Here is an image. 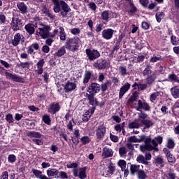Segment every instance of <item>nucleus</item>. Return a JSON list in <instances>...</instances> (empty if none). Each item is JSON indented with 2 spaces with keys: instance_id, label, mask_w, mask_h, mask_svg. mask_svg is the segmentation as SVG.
Returning <instances> with one entry per match:
<instances>
[{
  "instance_id": "nucleus-1",
  "label": "nucleus",
  "mask_w": 179,
  "mask_h": 179,
  "mask_svg": "<svg viewBox=\"0 0 179 179\" xmlns=\"http://www.w3.org/2000/svg\"><path fill=\"white\" fill-rule=\"evenodd\" d=\"M148 114L145 112H141L138 113V120L130 122L128 125V127L130 129H138L141 127H144L143 128V132H148L150 128H152L155 125V122L152 119H148Z\"/></svg>"
},
{
  "instance_id": "nucleus-2",
  "label": "nucleus",
  "mask_w": 179,
  "mask_h": 179,
  "mask_svg": "<svg viewBox=\"0 0 179 179\" xmlns=\"http://www.w3.org/2000/svg\"><path fill=\"white\" fill-rule=\"evenodd\" d=\"M53 3V10L55 13H59L63 17H66V15L71 12V8L64 1L51 0Z\"/></svg>"
},
{
  "instance_id": "nucleus-3",
  "label": "nucleus",
  "mask_w": 179,
  "mask_h": 179,
  "mask_svg": "<svg viewBox=\"0 0 179 179\" xmlns=\"http://www.w3.org/2000/svg\"><path fill=\"white\" fill-rule=\"evenodd\" d=\"M79 43H80V39L79 38H72L69 39L65 44V48L72 52L78 51L79 50Z\"/></svg>"
},
{
  "instance_id": "nucleus-4",
  "label": "nucleus",
  "mask_w": 179,
  "mask_h": 179,
  "mask_svg": "<svg viewBox=\"0 0 179 179\" xmlns=\"http://www.w3.org/2000/svg\"><path fill=\"white\" fill-rule=\"evenodd\" d=\"M39 26L40 27H38V25L35 26V27H38L36 33L41 36V38H48L50 36V30H51V27L48 25L44 24H39Z\"/></svg>"
},
{
  "instance_id": "nucleus-5",
  "label": "nucleus",
  "mask_w": 179,
  "mask_h": 179,
  "mask_svg": "<svg viewBox=\"0 0 179 179\" xmlns=\"http://www.w3.org/2000/svg\"><path fill=\"white\" fill-rule=\"evenodd\" d=\"M157 146V143L155 140L152 141L150 137H148L145 141V146L141 145L140 149L141 152H145V149H147V150H153Z\"/></svg>"
},
{
  "instance_id": "nucleus-6",
  "label": "nucleus",
  "mask_w": 179,
  "mask_h": 179,
  "mask_svg": "<svg viewBox=\"0 0 179 179\" xmlns=\"http://www.w3.org/2000/svg\"><path fill=\"white\" fill-rule=\"evenodd\" d=\"M85 54L87 55V57L90 61H94L100 58V52H99L97 50L86 49Z\"/></svg>"
},
{
  "instance_id": "nucleus-7",
  "label": "nucleus",
  "mask_w": 179,
  "mask_h": 179,
  "mask_svg": "<svg viewBox=\"0 0 179 179\" xmlns=\"http://www.w3.org/2000/svg\"><path fill=\"white\" fill-rule=\"evenodd\" d=\"M94 68L95 69H98L99 71H103L108 66V63L107 62V60L104 59H99L96 60L95 62L93 64Z\"/></svg>"
},
{
  "instance_id": "nucleus-8",
  "label": "nucleus",
  "mask_w": 179,
  "mask_h": 179,
  "mask_svg": "<svg viewBox=\"0 0 179 179\" xmlns=\"http://www.w3.org/2000/svg\"><path fill=\"white\" fill-rule=\"evenodd\" d=\"M10 26L14 31H17V30H20V29H22V20L19 19V17H17L13 16L12 17Z\"/></svg>"
},
{
  "instance_id": "nucleus-9",
  "label": "nucleus",
  "mask_w": 179,
  "mask_h": 179,
  "mask_svg": "<svg viewBox=\"0 0 179 179\" xmlns=\"http://www.w3.org/2000/svg\"><path fill=\"white\" fill-rule=\"evenodd\" d=\"M73 174L74 177H79L80 179H85L87 177L86 175V168L74 169Z\"/></svg>"
},
{
  "instance_id": "nucleus-10",
  "label": "nucleus",
  "mask_w": 179,
  "mask_h": 179,
  "mask_svg": "<svg viewBox=\"0 0 179 179\" xmlns=\"http://www.w3.org/2000/svg\"><path fill=\"white\" fill-rule=\"evenodd\" d=\"M5 75L7 79H10V80H13V82H17L19 83H23V78L16 75L13 74L12 73L8 72L6 71L5 72Z\"/></svg>"
},
{
  "instance_id": "nucleus-11",
  "label": "nucleus",
  "mask_w": 179,
  "mask_h": 179,
  "mask_svg": "<svg viewBox=\"0 0 179 179\" xmlns=\"http://www.w3.org/2000/svg\"><path fill=\"white\" fill-rule=\"evenodd\" d=\"M20 41L24 43V36L20 34V33H17L14 35V39L11 41V44L14 45V47H17V45L20 44Z\"/></svg>"
},
{
  "instance_id": "nucleus-12",
  "label": "nucleus",
  "mask_w": 179,
  "mask_h": 179,
  "mask_svg": "<svg viewBox=\"0 0 179 179\" xmlns=\"http://www.w3.org/2000/svg\"><path fill=\"white\" fill-rule=\"evenodd\" d=\"M106 127L103 125L99 126L96 130V138L99 141H103L106 135Z\"/></svg>"
},
{
  "instance_id": "nucleus-13",
  "label": "nucleus",
  "mask_w": 179,
  "mask_h": 179,
  "mask_svg": "<svg viewBox=\"0 0 179 179\" xmlns=\"http://www.w3.org/2000/svg\"><path fill=\"white\" fill-rule=\"evenodd\" d=\"M137 111L144 110V111H150V106L146 102H143L141 100L138 101V105L136 107Z\"/></svg>"
},
{
  "instance_id": "nucleus-14",
  "label": "nucleus",
  "mask_w": 179,
  "mask_h": 179,
  "mask_svg": "<svg viewBox=\"0 0 179 179\" xmlns=\"http://www.w3.org/2000/svg\"><path fill=\"white\" fill-rule=\"evenodd\" d=\"M60 109H61V106H59V103H52L49 106L48 111L50 114H55L56 113H58V111Z\"/></svg>"
},
{
  "instance_id": "nucleus-15",
  "label": "nucleus",
  "mask_w": 179,
  "mask_h": 179,
  "mask_svg": "<svg viewBox=\"0 0 179 179\" xmlns=\"http://www.w3.org/2000/svg\"><path fill=\"white\" fill-rule=\"evenodd\" d=\"M101 34L103 38L105 40H111V38H113V34H114V30L112 29H104Z\"/></svg>"
},
{
  "instance_id": "nucleus-16",
  "label": "nucleus",
  "mask_w": 179,
  "mask_h": 179,
  "mask_svg": "<svg viewBox=\"0 0 179 179\" xmlns=\"http://www.w3.org/2000/svg\"><path fill=\"white\" fill-rule=\"evenodd\" d=\"M94 108H92L91 109L86 110L83 115V121H84L85 122H87V121L90 120L92 115H93V114L94 113Z\"/></svg>"
},
{
  "instance_id": "nucleus-17",
  "label": "nucleus",
  "mask_w": 179,
  "mask_h": 179,
  "mask_svg": "<svg viewBox=\"0 0 179 179\" xmlns=\"http://www.w3.org/2000/svg\"><path fill=\"white\" fill-rule=\"evenodd\" d=\"M100 92V85L97 83H92L89 87L88 92L91 94H95V93H99Z\"/></svg>"
},
{
  "instance_id": "nucleus-18",
  "label": "nucleus",
  "mask_w": 179,
  "mask_h": 179,
  "mask_svg": "<svg viewBox=\"0 0 179 179\" xmlns=\"http://www.w3.org/2000/svg\"><path fill=\"white\" fill-rule=\"evenodd\" d=\"M129 89H131V84H129V83H127L122 87H121L119 93V98L122 99L124 94H125V93H127V92H128Z\"/></svg>"
},
{
  "instance_id": "nucleus-19",
  "label": "nucleus",
  "mask_w": 179,
  "mask_h": 179,
  "mask_svg": "<svg viewBox=\"0 0 179 179\" xmlns=\"http://www.w3.org/2000/svg\"><path fill=\"white\" fill-rule=\"evenodd\" d=\"M113 155H114V152H113V150L104 147L102 150V157L103 159H107V157H113Z\"/></svg>"
},
{
  "instance_id": "nucleus-20",
  "label": "nucleus",
  "mask_w": 179,
  "mask_h": 179,
  "mask_svg": "<svg viewBox=\"0 0 179 179\" xmlns=\"http://www.w3.org/2000/svg\"><path fill=\"white\" fill-rule=\"evenodd\" d=\"M48 177L51 178H57L58 177L59 171L57 169L50 168L46 171Z\"/></svg>"
},
{
  "instance_id": "nucleus-21",
  "label": "nucleus",
  "mask_w": 179,
  "mask_h": 179,
  "mask_svg": "<svg viewBox=\"0 0 179 179\" xmlns=\"http://www.w3.org/2000/svg\"><path fill=\"white\" fill-rule=\"evenodd\" d=\"M164 153H165L167 157V160L169 163H174V162H176L174 157L173 155H171L170 150L168 148H164Z\"/></svg>"
},
{
  "instance_id": "nucleus-22",
  "label": "nucleus",
  "mask_w": 179,
  "mask_h": 179,
  "mask_svg": "<svg viewBox=\"0 0 179 179\" xmlns=\"http://www.w3.org/2000/svg\"><path fill=\"white\" fill-rule=\"evenodd\" d=\"M44 59H40L36 64V73H38V75H41L43 73V66H44Z\"/></svg>"
},
{
  "instance_id": "nucleus-23",
  "label": "nucleus",
  "mask_w": 179,
  "mask_h": 179,
  "mask_svg": "<svg viewBox=\"0 0 179 179\" xmlns=\"http://www.w3.org/2000/svg\"><path fill=\"white\" fill-rule=\"evenodd\" d=\"M64 89L66 92H72V90H75L76 89V85L75 83L69 81L64 86Z\"/></svg>"
},
{
  "instance_id": "nucleus-24",
  "label": "nucleus",
  "mask_w": 179,
  "mask_h": 179,
  "mask_svg": "<svg viewBox=\"0 0 179 179\" xmlns=\"http://www.w3.org/2000/svg\"><path fill=\"white\" fill-rule=\"evenodd\" d=\"M38 48H40L38 43H34L27 48V52L31 55L34 52V50H37Z\"/></svg>"
},
{
  "instance_id": "nucleus-25",
  "label": "nucleus",
  "mask_w": 179,
  "mask_h": 179,
  "mask_svg": "<svg viewBox=\"0 0 179 179\" xmlns=\"http://www.w3.org/2000/svg\"><path fill=\"white\" fill-rule=\"evenodd\" d=\"M32 173L36 177V178L39 179H47V176L44 174H43V172H41L39 170L37 169H32Z\"/></svg>"
},
{
  "instance_id": "nucleus-26",
  "label": "nucleus",
  "mask_w": 179,
  "mask_h": 179,
  "mask_svg": "<svg viewBox=\"0 0 179 179\" xmlns=\"http://www.w3.org/2000/svg\"><path fill=\"white\" fill-rule=\"evenodd\" d=\"M27 136H29V138H36L37 139H40L43 135L40 134V132L32 131H28L27 133Z\"/></svg>"
},
{
  "instance_id": "nucleus-27",
  "label": "nucleus",
  "mask_w": 179,
  "mask_h": 179,
  "mask_svg": "<svg viewBox=\"0 0 179 179\" xmlns=\"http://www.w3.org/2000/svg\"><path fill=\"white\" fill-rule=\"evenodd\" d=\"M17 8H18L21 13H27V6L24 3L21 2L17 4Z\"/></svg>"
},
{
  "instance_id": "nucleus-28",
  "label": "nucleus",
  "mask_w": 179,
  "mask_h": 179,
  "mask_svg": "<svg viewBox=\"0 0 179 179\" xmlns=\"http://www.w3.org/2000/svg\"><path fill=\"white\" fill-rule=\"evenodd\" d=\"M160 92L158 91L152 93L150 96V101H151V103H155V101H157L160 96Z\"/></svg>"
},
{
  "instance_id": "nucleus-29",
  "label": "nucleus",
  "mask_w": 179,
  "mask_h": 179,
  "mask_svg": "<svg viewBox=\"0 0 179 179\" xmlns=\"http://www.w3.org/2000/svg\"><path fill=\"white\" fill-rule=\"evenodd\" d=\"M141 166L139 165H135V164H132L130 166V173L131 174V176H135V173H137V174L139 173V171H141L140 169Z\"/></svg>"
},
{
  "instance_id": "nucleus-30",
  "label": "nucleus",
  "mask_w": 179,
  "mask_h": 179,
  "mask_svg": "<svg viewBox=\"0 0 179 179\" xmlns=\"http://www.w3.org/2000/svg\"><path fill=\"white\" fill-rule=\"evenodd\" d=\"M24 29L26 31H27L30 35L34 34V31H36V29H34V25L32 24H27V25H25Z\"/></svg>"
},
{
  "instance_id": "nucleus-31",
  "label": "nucleus",
  "mask_w": 179,
  "mask_h": 179,
  "mask_svg": "<svg viewBox=\"0 0 179 179\" xmlns=\"http://www.w3.org/2000/svg\"><path fill=\"white\" fill-rule=\"evenodd\" d=\"M171 92L174 99H179V87H172Z\"/></svg>"
},
{
  "instance_id": "nucleus-32",
  "label": "nucleus",
  "mask_w": 179,
  "mask_h": 179,
  "mask_svg": "<svg viewBox=\"0 0 179 179\" xmlns=\"http://www.w3.org/2000/svg\"><path fill=\"white\" fill-rule=\"evenodd\" d=\"M59 38L62 41L66 40V34L65 33V29L63 27H59Z\"/></svg>"
},
{
  "instance_id": "nucleus-33",
  "label": "nucleus",
  "mask_w": 179,
  "mask_h": 179,
  "mask_svg": "<svg viewBox=\"0 0 179 179\" xmlns=\"http://www.w3.org/2000/svg\"><path fill=\"white\" fill-rule=\"evenodd\" d=\"M101 17L105 22H108V19H110V11L109 10H104L101 14Z\"/></svg>"
},
{
  "instance_id": "nucleus-34",
  "label": "nucleus",
  "mask_w": 179,
  "mask_h": 179,
  "mask_svg": "<svg viewBox=\"0 0 179 179\" xmlns=\"http://www.w3.org/2000/svg\"><path fill=\"white\" fill-rule=\"evenodd\" d=\"M65 46L62 47L57 52H55V55L56 57H62V55H65L66 54V50H65Z\"/></svg>"
},
{
  "instance_id": "nucleus-35",
  "label": "nucleus",
  "mask_w": 179,
  "mask_h": 179,
  "mask_svg": "<svg viewBox=\"0 0 179 179\" xmlns=\"http://www.w3.org/2000/svg\"><path fill=\"white\" fill-rule=\"evenodd\" d=\"M142 141V138H136V136H131L128 138V142H129L130 143H141Z\"/></svg>"
},
{
  "instance_id": "nucleus-36",
  "label": "nucleus",
  "mask_w": 179,
  "mask_h": 179,
  "mask_svg": "<svg viewBox=\"0 0 179 179\" xmlns=\"http://www.w3.org/2000/svg\"><path fill=\"white\" fill-rule=\"evenodd\" d=\"M90 78H92V73L90 71H85L84 75L83 83H88L89 80H90Z\"/></svg>"
},
{
  "instance_id": "nucleus-37",
  "label": "nucleus",
  "mask_w": 179,
  "mask_h": 179,
  "mask_svg": "<svg viewBox=\"0 0 179 179\" xmlns=\"http://www.w3.org/2000/svg\"><path fill=\"white\" fill-rule=\"evenodd\" d=\"M87 99L91 106H97V101L94 99L93 94H91V95H88Z\"/></svg>"
},
{
  "instance_id": "nucleus-38",
  "label": "nucleus",
  "mask_w": 179,
  "mask_h": 179,
  "mask_svg": "<svg viewBox=\"0 0 179 179\" xmlns=\"http://www.w3.org/2000/svg\"><path fill=\"white\" fill-rule=\"evenodd\" d=\"M156 80V73H153L150 76L147 78L148 85H152Z\"/></svg>"
},
{
  "instance_id": "nucleus-39",
  "label": "nucleus",
  "mask_w": 179,
  "mask_h": 179,
  "mask_svg": "<svg viewBox=\"0 0 179 179\" xmlns=\"http://www.w3.org/2000/svg\"><path fill=\"white\" fill-rule=\"evenodd\" d=\"M117 164L119 167H120V169H122V171H125V169H127V162H125V160H119Z\"/></svg>"
},
{
  "instance_id": "nucleus-40",
  "label": "nucleus",
  "mask_w": 179,
  "mask_h": 179,
  "mask_svg": "<svg viewBox=\"0 0 179 179\" xmlns=\"http://www.w3.org/2000/svg\"><path fill=\"white\" fill-rule=\"evenodd\" d=\"M168 79L169 82H176L177 83H179L178 77H177L176 74H169L168 76Z\"/></svg>"
},
{
  "instance_id": "nucleus-41",
  "label": "nucleus",
  "mask_w": 179,
  "mask_h": 179,
  "mask_svg": "<svg viewBox=\"0 0 179 179\" xmlns=\"http://www.w3.org/2000/svg\"><path fill=\"white\" fill-rule=\"evenodd\" d=\"M155 17H156L157 22H158V23H160L162 22V20L164 19V13L163 12L157 13Z\"/></svg>"
},
{
  "instance_id": "nucleus-42",
  "label": "nucleus",
  "mask_w": 179,
  "mask_h": 179,
  "mask_svg": "<svg viewBox=\"0 0 179 179\" xmlns=\"http://www.w3.org/2000/svg\"><path fill=\"white\" fill-rule=\"evenodd\" d=\"M130 9L129 10V13L134 14L138 10V8H136V6H135V4H134V1H130L129 3Z\"/></svg>"
},
{
  "instance_id": "nucleus-43",
  "label": "nucleus",
  "mask_w": 179,
  "mask_h": 179,
  "mask_svg": "<svg viewBox=\"0 0 179 179\" xmlns=\"http://www.w3.org/2000/svg\"><path fill=\"white\" fill-rule=\"evenodd\" d=\"M114 171H115V166L113 164H110L108 166V169H106V173H108V174H110L111 176L114 174Z\"/></svg>"
},
{
  "instance_id": "nucleus-44",
  "label": "nucleus",
  "mask_w": 179,
  "mask_h": 179,
  "mask_svg": "<svg viewBox=\"0 0 179 179\" xmlns=\"http://www.w3.org/2000/svg\"><path fill=\"white\" fill-rule=\"evenodd\" d=\"M171 42L173 45H178L179 44V39L177 36L172 35L171 37Z\"/></svg>"
},
{
  "instance_id": "nucleus-45",
  "label": "nucleus",
  "mask_w": 179,
  "mask_h": 179,
  "mask_svg": "<svg viewBox=\"0 0 179 179\" xmlns=\"http://www.w3.org/2000/svg\"><path fill=\"white\" fill-rule=\"evenodd\" d=\"M6 121L8 122V124H13L15 120L13 119V115L10 113H8L6 115Z\"/></svg>"
},
{
  "instance_id": "nucleus-46",
  "label": "nucleus",
  "mask_w": 179,
  "mask_h": 179,
  "mask_svg": "<svg viewBox=\"0 0 179 179\" xmlns=\"http://www.w3.org/2000/svg\"><path fill=\"white\" fill-rule=\"evenodd\" d=\"M174 145V140H173L172 138L167 139L166 146L169 148V149H173Z\"/></svg>"
},
{
  "instance_id": "nucleus-47",
  "label": "nucleus",
  "mask_w": 179,
  "mask_h": 179,
  "mask_svg": "<svg viewBox=\"0 0 179 179\" xmlns=\"http://www.w3.org/2000/svg\"><path fill=\"white\" fill-rule=\"evenodd\" d=\"M127 148L125 147H121L119 148V154L121 156V157H124V156L127 155Z\"/></svg>"
},
{
  "instance_id": "nucleus-48",
  "label": "nucleus",
  "mask_w": 179,
  "mask_h": 179,
  "mask_svg": "<svg viewBox=\"0 0 179 179\" xmlns=\"http://www.w3.org/2000/svg\"><path fill=\"white\" fill-rule=\"evenodd\" d=\"M43 121L45 122V124H47V125H51V119L48 115H45L43 116Z\"/></svg>"
},
{
  "instance_id": "nucleus-49",
  "label": "nucleus",
  "mask_w": 179,
  "mask_h": 179,
  "mask_svg": "<svg viewBox=\"0 0 179 179\" xmlns=\"http://www.w3.org/2000/svg\"><path fill=\"white\" fill-rule=\"evenodd\" d=\"M156 163H157V166H159V167H164V162L163 161V158H162L161 157H158L156 159Z\"/></svg>"
},
{
  "instance_id": "nucleus-50",
  "label": "nucleus",
  "mask_w": 179,
  "mask_h": 179,
  "mask_svg": "<svg viewBox=\"0 0 179 179\" xmlns=\"http://www.w3.org/2000/svg\"><path fill=\"white\" fill-rule=\"evenodd\" d=\"M111 85V81L108 80L105 83L101 85V90L102 92H106L108 89V86Z\"/></svg>"
},
{
  "instance_id": "nucleus-51",
  "label": "nucleus",
  "mask_w": 179,
  "mask_h": 179,
  "mask_svg": "<svg viewBox=\"0 0 179 179\" xmlns=\"http://www.w3.org/2000/svg\"><path fill=\"white\" fill-rule=\"evenodd\" d=\"M80 141L82 142L83 145H87V143H90V138L89 136H85L80 138Z\"/></svg>"
},
{
  "instance_id": "nucleus-52",
  "label": "nucleus",
  "mask_w": 179,
  "mask_h": 179,
  "mask_svg": "<svg viewBox=\"0 0 179 179\" xmlns=\"http://www.w3.org/2000/svg\"><path fill=\"white\" fill-rule=\"evenodd\" d=\"M161 60H162V57L154 55L150 57V62L155 64V62H157Z\"/></svg>"
},
{
  "instance_id": "nucleus-53",
  "label": "nucleus",
  "mask_w": 179,
  "mask_h": 179,
  "mask_svg": "<svg viewBox=\"0 0 179 179\" xmlns=\"http://www.w3.org/2000/svg\"><path fill=\"white\" fill-rule=\"evenodd\" d=\"M137 176L139 179H145V178H147V177H148L146 176V173H145V171H143L142 170H140L138 171V173H137Z\"/></svg>"
},
{
  "instance_id": "nucleus-54",
  "label": "nucleus",
  "mask_w": 179,
  "mask_h": 179,
  "mask_svg": "<svg viewBox=\"0 0 179 179\" xmlns=\"http://www.w3.org/2000/svg\"><path fill=\"white\" fill-rule=\"evenodd\" d=\"M150 73H152V70L150 69V66H147V67L144 69L143 72V76H148V75H150Z\"/></svg>"
},
{
  "instance_id": "nucleus-55",
  "label": "nucleus",
  "mask_w": 179,
  "mask_h": 179,
  "mask_svg": "<svg viewBox=\"0 0 179 179\" xmlns=\"http://www.w3.org/2000/svg\"><path fill=\"white\" fill-rule=\"evenodd\" d=\"M119 72L122 76H125V75H127V68L124 66H120L119 68Z\"/></svg>"
},
{
  "instance_id": "nucleus-56",
  "label": "nucleus",
  "mask_w": 179,
  "mask_h": 179,
  "mask_svg": "<svg viewBox=\"0 0 179 179\" xmlns=\"http://www.w3.org/2000/svg\"><path fill=\"white\" fill-rule=\"evenodd\" d=\"M8 160L10 163H15L16 162V156H15V155H10L8 157Z\"/></svg>"
},
{
  "instance_id": "nucleus-57",
  "label": "nucleus",
  "mask_w": 179,
  "mask_h": 179,
  "mask_svg": "<svg viewBox=\"0 0 179 179\" xmlns=\"http://www.w3.org/2000/svg\"><path fill=\"white\" fill-rule=\"evenodd\" d=\"M71 34L76 36L80 33V29L79 28H73L71 29Z\"/></svg>"
},
{
  "instance_id": "nucleus-58",
  "label": "nucleus",
  "mask_w": 179,
  "mask_h": 179,
  "mask_svg": "<svg viewBox=\"0 0 179 179\" xmlns=\"http://www.w3.org/2000/svg\"><path fill=\"white\" fill-rule=\"evenodd\" d=\"M139 2L143 8H148V5H149V0H139Z\"/></svg>"
},
{
  "instance_id": "nucleus-59",
  "label": "nucleus",
  "mask_w": 179,
  "mask_h": 179,
  "mask_svg": "<svg viewBox=\"0 0 179 179\" xmlns=\"http://www.w3.org/2000/svg\"><path fill=\"white\" fill-rule=\"evenodd\" d=\"M110 139L112 141V142L117 143L118 142V136L113 135L111 133L110 134Z\"/></svg>"
},
{
  "instance_id": "nucleus-60",
  "label": "nucleus",
  "mask_w": 179,
  "mask_h": 179,
  "mask_svg": "<svg viewBox=\"0 0 179 179\" xmlns=\"http://www.w3.org/2000/svg\"><path fill=\"white\" fill-rule=\"evenodd\" d=\"M0 179H9V174L8 173V171L3 172Z\"/></svg>"
},
{
  "instance_id": "nucleus-61",
  "label": "nucleus",
  "mask_w": 179,
  "mask_h": 179,
  "mask_svg": "<svg viewBox=\"0 0 179 179\" xmlns=\"http://www.w3.org/2000/svg\"><path fill=\"white\" fill-rule=\"evenodd\" d=\"M138 87L139 90H145V89H146V87H148V84H141V83H139L138 84Z\"/></svg>"
},
{
  "instance_id": "nucleus-62",
  "label": "nucleus",
  "mask_w": 179,
  "mask_h": 179,
  "mask_svg": "<svg viewBox=\"0 0 179 179\" xmlns=\"http://www.w3.org/2000/svg\"><path fill=\"white\" fill-rule=\"evenodd\" d=\"M88 6L91 8L92 10H96V9H97V6H96V3L94 2H90L88 4Z\"/></svg>"
},
{
  "instance_id": "nucleus-63",
  "label": "nucleus",
  "mask_w": 179,
  "mask_h": 179,
  "mask_svg": "<svg viewBox=\"0 0 179 179\" xmlns=\"http://www.w3.org/2000/svg\"><path fill=\"white\" fill-rule=\"evenodd\" d=\"M136 161L138 162V163H143L145 162V157H143V155H138L136 158Z\"/></svg>"
},
{
  "instance_id": "nucleus-64",
  "label": "nucleus",
  "mask_w": 179,
  "mask_h": 179,
  "mask_svg": "<svg viewBox=\"0 0 179 179\" xmlns=\"http://www.w3.org/2000/svg\"><path fill=\"white\" fill-rule=\"evenodd\" d=\"M166 177L168 179H176V174L173 172H169L167 175Z\"/></svg>"
}]
</instances>
